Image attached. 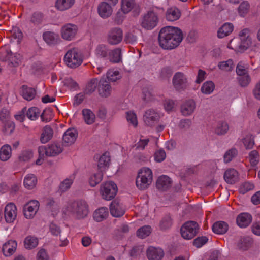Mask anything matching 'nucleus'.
Here are the masks:
<instances>
[{"instance_id":"obj_1","label":"nucleus","mask_w":260,"mask_h":260,"mask_svg":"<svg viewBox=\"0 0 260 260\" xmlns=\"http://www.w3.org/2000/svg\"><path fill=\"white\" fill-rule=\"evenodd\" d=\"M182 39V33L180 29L176 27L166 26L160 30L158 42L161 48L171 50L177 47Z\"/></svg>"},{"instance_id":"obj_2","label":"nucleus","mask_w":260,"mask_h":260,"mask_svg":"<svg viewBox=\"0 0 260 260\" xmlns=\"http://www.w3.org/2000/svg\"><path fill=\"white\" fill-rule=\"evenodd\" d=\"M63 213L66 216H72L77 219H84L89 213V207L86 201H77L68 204L63 208Z\"/></svg>"},{"instance_id":"obj_3","label":"nucleus","mask_w":260,"mask_h":260,"mask_svg":"<svg viewBox=\"0 0 260 260\" xmlns=\"http://www.w3.org/2000/svg\"><path fill=\"white\" fill-rule=\"evenodd\" d=\"M252 44V39L250 37V30L244 28L239 34L238 38L231 40L228 47L237 52H243L249 48Z\"/></svg>"},{"instance_id":"obj_4","label":"nucleus","mask_w":260,"mask_h":260,"mask_svg":"<svg viewBox=\"0 0 260 260\" xmlns=\"http://www.w3.org/2000/svg\"><path fill=\"white\" fill-rule=\"evenodd\" d=\"M153 179L151 170L147 167L140 169L136 179V185L139 190H145L151 185Z\"/></svg>"},{"instance_id":"obj_5","label":"nucleus","mask_w":260,"mask_h":260,"mask_svg":"<svg viewBox=\"0 0 260 260\" xmlns=\"http://www.w3.org/2000/svg\"><path fill=\"white\" fill-rule=\"evenodd\" d=\"M83 58L81 51L77 48H73L68 50L64 57L66 64L72 68H75L83 62Z\"/></svg>"},{"instance_id":"obj_6","label":"nucleus","mask_w":260,"mask_h":260,"mask_svg":"<svg viewBox=\"0 0 260 260\" xmlns=\"http://www.w3.org/2000/svg\"><path fill=\"white\" fill-rule=\"evenodd\" d=\"M117 190V186L114 182L107 181L101 184L100 193L103 199L110 201L115 198Z\"/></svg>"},{"instance_id":"obj_7","label":"nucleus","mask_w":260,"mask_h":260,"mask_svg":"<svg viewBox=\"0 0 260 260\" xmlns=\"http://www.w3.org/2000/svg\"><path fill=\"white\" fill-rule=\"evenodd\" d=\"M79 28L77 25L68 23L62 25L60 28L61 38L66 41L75 40L77 37Z\"/></svg>"},{"instance_id":"obj_8","label":"nucleus","mask_w":260,"mask_h":260,"mask_svg":"<svg viewBox=\"0 0 260 260\" xmlns=\"http://www.w3.org/2000/svg\"><path fill=\"white\" fill-rule=\"evenodd\" d=\"M158 16L153 10L148 11L142 17L140 24L145 29L150 30L154 28L158 23Z\"/></svg>"},{"instance_id":"obj_9","label":"nucleus","mask_w":260,"mask_h":260,"mask_svg":"<svg viewBox=\"0 0 260 260\" xmlns=\"http://www.w3.org/2000/svg\"><path fill=\"white\" fill-rule=\"evenodd\" d=\"M198 228V225L196 222H186L180 229L181 236L186 240L192 239L197 233Z\"/></svg>"},{"instance_id":"obj_10","label":"nucleus","mask_w":260,"mask_h":260,"mask_svg":"<svg viewBox=\"0 0 260 260\" xmlns=\"http://www.w3.org/2000/svg\"><path fill=\"white\" fill-rule=\"evenodd\" d=\"M135 5L134 0H121V9L116 13L115 20L118 23L122 22L125 15L131 12Z\"/></svg>"},{"instance_id":"obj_11","label":"nucleus","mask_w":260,"mask_h":260,"mask_svg":"<svg viewBox=\"0 0 260 260\" xmlns=\"http://www.w3.org/2000/svg\"><path fill=\"white\" fill-rule=\"evenodd\" d=\"M40 208V203L36 200H32L27 202L23 207V212L24 217L28 219L35 217Z\"/></svg>"},{"instance_id":"obj_12","label":"nucleus","mask_w":260,"mask_h":260,"mask_svg":"<svg viewBox=\"0 0 260 260\" xmlns=\"http://www.w3.org/2000/svg\"><path fill=\"white\" fill-rule=\"evenodd\" d=\"M62 145L58 143L50 144L47 147L40 146L38 148L39 155H44L45 153L47 156H49L58 155L62 151Z\"/></svg>"},{"instance_id":"obj_13","label":"nucleus","mask_w":260,"mask_h":260,"mask_svg":"<svg viewBox=\"0 0 260 260\" xmlns=\"http://www.w3.org/2000/svg\"><path fill=\"white\" fill-rule=\"evenodd\" d=\"M173 85L177 90H182L185 88L188 85L186 76L182 72H177L173 76Z\"/></svg>"},{"instance_id":"obj_14","label":"nucleus","mask_w":260,"mask_h":260,"mask_svg":"<svg viewBox=\"0 0 260 260\" xmlns=\"http://www.w3.org/2000/svg\"><path fill=\"white\" fill-rule=\"evenodd\" d=\"M4 216L7 222H13L17 216L16 206L13 203L7 204L5 208Z\"/></svg>"},{"instance_id":"obj_15","label":"nucleus","mask_w":260,"mask_h":260,"mask_svg":"<svg viewBox=\"0 0 260 260\" xmlns=\"http://www.w3.org/2000/svg\"><path fill=\"white\" fill-rule=\"evenodd\" d=\"M147 256L149 260H161L164 252L160 248L151 246L147 250Z\"/></svg>"},{"instance_id":"obj_16","label":"nucleus","mask_w":260,"mask_h":260,"mask_svg":"<svg viewBox=\"0 0 260 260\" xmlns=\"http://www.w3.org/2000/svg\"><path fill=\"white\" fill-rule=\"evenodd\" d=\"M122 32L119 28H114L109 32L108 41L112 45H116L119 43L122 40Z\"/></svg>"},{"instance_id":"obj_17","label":"nucleus","mask_w":260,"mask_h":260,"mask_svg":"<svg viewBox=\"0 0 260 260\" xmlns=\"http://www.w3.org/2000/svg\"><path fill=\"white\" fill-rule=\"evenodd\" d=\"M113 7L107 2H101L98 8L99 15L103 18L110 17L113 13Z\"/></svg>"},{"instance_id":"obj_18","label":"nucleus","mask_w":260,"mask_h":260,"mask_svg":"<svg viewBox=\"0 0 260 260\" xmlns=\"http://www.w3.org/2000/svg\"><path fill=\"white\" fill-rule=\"evenodd\" d=\"M17 247V243L15 240H10L4 244L3 246V252L5 256H10L15 252Z\"/></svg>"},{"instance_id":"obj_19","label":"nucleus","mask_w":260,"mask_h":260,"mask_svg":"<svg viewBox=\"0 0 260 260\" xmlns=\"http://www.w3.org/2000/svg\"><path fill=\"white\" fill-rule=\"evenodd\" d=\"M78 137L77 131L74 128H69L64 133L63 141L68 145L73 144Z\"/></svg>"},{"instance_id":"obj_20","label":"nucleus","mask_w":260,"mask_h":260,"mask_svg":"<svg viewBox=\"0 0 260 260\" xmlns=\"http://www.w3.org/2000/svg\"><path fill=\"white\" fill-rule=\"evenodd\" d=\"M252 219V216L249 213H242L237 216L236 222L239 227L245 228L251 223Z\"/></svg>"},{"instance_id":"obj_21","label":"nucleus","mask_w":260,"mask_h":260,"mask_svg":"<svg viewBox=\"0 0 260 260\" xmlns=\"http://www.w3.org/2000/svg\"><path fill=\"white\" fill-rule=\"evenodd\" d=\"M196 109V103L193 100L185 101L181 106V112L184 116L191 115Z\"/></svg>"},{"instance_id":"obj_22","label":"nucleus","mask_w":260,"mask_h":260,"mask_svg":"<svg viewBox=\"0 0 260 260\" xmlns=\"http://www.w3.org/2000/svg\"><path fill=\"white\" fill-rule=\"evenodd\" d=\"M110 210L111 215L116 217L122 216L125 212L122 205L116 201H114L111 203Z\"/></svg>"},{"instance_id":"obj_23","label":"nucleus","mask_w":260,"mask_h":260,"mask_svg":"<svg viewBox=\"0 0 260 260\" xmlns=\"http://www.w3.org/2000/svg\"><path fill=\"white\" fill-rule=\"evenodd\" d=\"M37 178L33 174L26 175L23 179V185L28 190L34 189L37 186Z\"/></svg>"},{"instance_id":"obj_24","label":"nucleus","mask_w":260,"mask_h":260,"mask_svg":"<svg viewBox=\"0 0 260 260\" xmlns=\"http://www.w3.org/2000/svg\"><path fill=\"white\" fill-rule=\"evenodd\" d=\"M181 16L180 11L175 7L168 8L166 12V19L169 21H174Z\"/></svg>"},{"instance_id":"obj_25","label":"nucleus","mask_w":260,"mask_h":260,"mask_svg":"<svg viewBox=\"0 0 260 260\" xmlns=\"http://www.w3.org/2000/svg\"><path fill=\"white\" fill-rule=\"evenodd\" d=\"M158 114L152 109L147 110L144 115V121L147 125H152L158 119Z\"/></svg>"},{"instance_id":"obj_26","label":"nucleus","mask_w":260,"mask_h":260,"mask_svg":"<svg viewBox=\"0 0 260 260\" xmlns=\"http://www.w3.org/2000/svg\"><path fill=\"white\" fill-rule=\"evenodd\" d=\"M238 173L234 169L227 170L224 175L225 181L229 184L235 183L238 180Z\"/></svg>"},{"instance_id":"obj_27","label":"nucleus","mask_w":260,"mask_h":260,"mask_svg":"<svg viewBox=\"0 0 260 260\" xmlns=\"http://www.w3.org/2000/svg\"><path fill=\"white\" fill-rule=\"evenodd\" d=\"M75 0H56V8L60 11H64L71 8L74 5Z\"/></svg>"},{"instance_id":"obj_28","label":"nucleus","mask_w":260,"mask_h":260,"mask_svg":"<svg viewBox=\"0 0 260 260\" xmlns=\"http://www.w3.org/2000/svg\"><path fill=\"white\" fill-rule=\"evenodd\" d=\"M99 94L103 97H107L109 96L111 93V88L106 81L103 79L100 80L99 83Z\"/></svg>"},{"instance_id":"obj_29","label":"nucleus","mask_w":260,"mask_h":260,"mask_svg":"<svg viewBox=\"0 0 260 260\" xmlns=\"http://www.w3.org/2000/svg\"><path fill=\"white\" fill-rule=\"evenodd\" d=\"M233 25L230 23H225L218 29L217 37L223 38L229 35L233 30Z\"/></svg>"},{"instance_id":"obj_30","label":"nucleus","mask_w":260,"mask_h":260,"mask_svg":"<svg viewBox=\"0 0 260 260\" xmlns=\"http://www.w3.org/2000/svg\"><path fill=\"white\" fill-rule=\"evenodd\" d=\"M109 215L108 210L106 207H101L96 209L93 213V218L97 222H100L106 219Z\"/></svg>"},{"instance_id":"obj_31","label":"nucleus","mask_w":260,"mask_h":260,"mask_svg":"<svg viewBox=\"0 0 260 260\" xmlns=\"http://www.w3.org/2000/svg\"><path fill=\"white\" fill-rule=\"evenodd\" d=\"M12 155V148L8 144H5L0 148V160L3 161L8 160Z\"/></svg>"},{"instance_id":"obj_32","label":"nucleus","mask_w":260,"mask_h":260,"mask_svg":"<svg viewBox=\"0 0 260 260\" xmlns=\"http://www.w3.org/2000/svg\"><path fill=\"white\" fill-rule=\"evenodd\" d=\"M170 178L166 175L160 176L156 182L157 187L160 190H165L171 186Z\"/></svg>"},{"instance_id":"obj_33","label":"nucleus","mask_w":260,"mask_h":260,"mask_svg":"<svg viewBox=\"0 0 260 260\" xmlns=\"http://www.w3.org/2000/svg\"><path fill=\"white\" fill-rule=\"evenodd\" d=\"M75 178V174L74 173L64 179L60 184L59 190L61 192H65L68 190L72 184Z\"/></svg>"},{"instance_id":"obj_34","label":"nucleus","mask_w":260,"mask_h":260,"mask_svg":"<svg viewBox=\"0 0 260 260\" xmlns=\"http://www.w3.org/2000/svg\"><path fill=\"white\" fill-rule=\"evenodd\" d=\"M110 161L109 153H105L102 154L99 158L98 162V168L99 171L102 172L105 171L109 166Z\"/></svg>"},{"instance_id":"obj_35","label":"nucleus","mask_w":260,"mask_h":260,"mask_svg":"<svg viewBox=\"0 0 260 260\" xmlns=\"http://www.w3.org/2000/svg\"><path fill=\"white\" fill-rule=\"evenodd\" d=\"M43 38L48 45H52L57 43L58 36L54 32L46 31L43 34Z\"/></svg>"},{"instance_id":"obj_36","label":"nucleus","mask_w":260,"mask_h":260,"mask_svg":"<svg viewBox=\"0 0 260 260\" xmlns=\"http://www.w3.org/2000/svg\"><path fill=\"white\" fill-rule=\"evenodd\" d=\"M109 59L110 61L118 63L122 60V51L120 48H115L109 53Z\"/></svg>"},{"instance_id":"obj_37","label":"nucleus","mask_w":260,"mask_h":260,"mask_svg":"<svg viewBox=\"0 0 260 260\" xmlns=\"http://www.w3.org/2000/svg\"><path fill=\"white\" fill-rule=\"evenodd\" d=\"M21 93L22 96L27 101L32 100L36 95V91L32 88L28 87L26 85H23L21 87Z\"/></svg>"},{"instance_id":"obj_38","label":"nucleus","mask_w":260,"mask_h":260,"mask_svg":"<svg viewBox=\"0 0 260 260\" xmlns=\"http://www.w3.org/2000/svg\"><path fill=\"white\" fill-rule=\"evenodd\" d=\"M228 224L224 221H218L215 223L212 226V230L214 233L218 234H223L228 230Z\"/></svg>"},{"instance_id":"obj_39","label":"nucleus","mask_w":260,"mask_h":260,"mask_svg":"<svg viewBox=\"0 0 260 260\" xmlns=\"http://www.w3.org/2000/svg\"><path fill=\"white\" fill-rule=\"evenodd\" d=\"M53 134V130L50 126H45L43 129L41 136V142L42 143H47L51 139Z\"/></svg>"},{"instance_id":"obj_40","label":"nucleus","mask_w":260,"mask_h":260,"mask_svg":"<svg viewBox=\"0 0 260 260\" xmlns=\"http://www.w3.org/2000/svg\"><path fill=\"white\" fill-rule=\"evenodd\" d=\"M82 114L84 120L87 124H91L94 122L95 116L90 110L88 109H83Z\"/></svg>"},{"instance_id":"obj_41","label":"nucleus","mask_w":260,"mask_h":260,"mask_svg":"<svg viewBox=\"0 0 260 260\" xmlns=\"http://www.w3.org/2000/svg\"><path fill=\"white\" fill-rule=\"evenodd\" d=\"M38 239L31 236L26 237L24 241V246L26 249H31L38 245Z\"/></svg>"},{"instance_id":"obj_42","label":"nucleus","mask_w":260,"mask_h":260,"mask_svg":"<svg viewBox=\"0 0 260 260\" xmlns=\"http://www.w3.org/2000/svg\"><path fill=\"white\" fill-rule=\"evenodd\" d=\"M103 178V173L98 171L96 173L92 174L89 179V182L91 186L94 187L99 183Z\"/></svg>"},{"instance_id":"obj_43","label":"nucleus","mask_w":260,"mask_h":260,"mask_svg":"<svg viewBox=\"0 0 260 260\" xmlns=\"http://www.w3.org/2000/svg\"><path fill=\"white\" fill-rule=\"evenodd\" d=\"M229 129L228 123L225 121H220L218 123L215 128V133L218 135H222L226 134Z\"/></svg>"},{"instance_id":"obj_44","label":"nucleus","mask_w":260,"mask_h":260,"mask_svg":"<svg viewBox=\"0 0 260 260\" xmlns=\"http://www.w3.org/2000/svg\"><path fill=\"white\" fill-rule=\"evenodd\" d=\"M151 232V227L149 225H145L137 230V236L141 239H143L148 236Z\"/></svg>"},{"instance_id":"obj_45","label":"nucleus","mask_w":260,"mask_h":260,"mask_svg":"<svg viewBox=\"0 0 260 260\" xmlns=\"http://www.w3.org/2000/svg\"><path fill=\"white\" fill-rule=\"evenodd\" d=\"M22 58L20 54H15L13 55L11 51L7 52V55L4 59L5 60H9L14 64H18Z\"/></svg>"},{"instance_id":"obj_46","label":"nucleus","mask_w":260,"mask_h":260,"mask_svg":"<svg viewBox=\"0 0 260 260\" xmlns=\"http://www.w3.org/2000/svg\"><path fill=\"white\" fill-rule=\"evenodd\" d=\"M250 9V5L247 1H244L240 4L238 8V12L240 16L244 17L249 12Z\"/></svg>"},{"instance_id":"obj_47","label":"nucleus","mask_w":260,"mask_h":260,"mask_svg":"<svg viewBox=\"0 0 260 260\" xmlns=\"http://www.w3.org/2000/svg\"><path fill=\"white\" fill-rule=\"evenodd\" d=\"M40 115L39 109L35 107H31L26 112V116L31 120H36Z\"/></svg>"},{"instance_id":"obj_48","label":"nucleus","mask_w":260,"mask_h":260,"mask_svg":"<svg viewBox=\"0 0 260 260\" xmlns=\"http://www.w3.org/2000/svg\"><path fill=\"white\" fill-rule=\"evenodd\" d=\"M121 76L117 69L109 70L107 73V78L109 81L114 82L119 79Z\"/></svg>"},{"instance_id":"obj_49","label":"nucleus","mask_w":260,"mask_h":260,"mask_svg":"<svg viewBox=\"0 0 260 260\" xmlns=\"http://www.w3.org/2000/svg\"><path fill=\"white\" fill-rule=\"evenodd\" d=\"M215 88V85L212 81H206L201 87V91L203 93L206 94H211Z\"/></svg>"},{"instance_id":"obj_50","label":"nucleus","mask_w":260,"mask_h":260,"mask_svg":"<svg viewBox=\"0 0 260 260\" xmlns=\"http://www.w3.org/2000/svg\"><path fill=\"white\" fill-rule=\"evenodd\" d=\"M218 68L223 71H230L234 68L233 61L232 59L220 62L218 64Z\"/></svg>"},{"instance_id":"obj_51","label":"nucleus","mask_w":260,"mask_h":260,"mask_svg":"<svg viewBox=\"0 0 260 260\" xmlns=\"http://www.w3.org/2000/svg\"><path fill=\"white\" fill-rule=\"evenodd\" d=\"M238 82L241 86H247L251 81V78L248 73L243 74V75H239L238 78Z\"/></svg>"},{"instance_id":"obj_52","label":"nucleus","mask_w":260,"mask_h":260,"mask_svg":"<svg viewBox=\"0 0 260 260\" xmlns=\"http://www.w3.org/2000/svg\"><path fill=\"white\" fill-rule=\"evenodd\" d=\"M95 53L98 57H105L107 53V48L104 45H99L95 50Z\"/></svg>"},{"instance_id":"obj_53","label":"nucleus","mask_w":260,"mask_h":260,"mask_svg":"<svg viewBox=\"0 0 260 260\" xmlns=\"http://www.w3.org/2000/svg\"><path fill=\"white\" fill-rule=\"evenodd\" d=\"M127 120L133 126H136L138 124L137 117L133 111H128L126 113Z\"/></svg>"},{"instance_id":"obj_54","label":"nucleus","mask_w":260,"mask_h":260,"mask_svg":"<svg viewBox=\"0 0 260 260\" xmlns=\"http://www.w3.org/2000/svg\"><path fill=\"white\" fill-rule=\"evenodd\" d=\"M33 157V152L31 150H25L23 151L19 157L21 161H27Z\"/></svg>"},{"instance_id":"obj_55","label":"nucleus","mask_w":260,"mask_h":260,"mask_svg":"<svg viewBox=\"0 0 260 260\" xmlns=\"http://www.w3.org/2000/svg\"><path fill=\"white\" fill-rule=\"evenodd\" d=\"M243 143L246 149H251L254 144L253 137L252 135H248L243 140Z\"/></svg>"},{"instance_id":"obj_56","label":"nucleus","mask_w":260,"mask_h":260,"mask_svg":"<svg viewBox=\"0 0 260 260\" xmlns=\"http://www.w3.org/2000/svg\"><path fill=\"white\" fill-rule=\"evenodd\" d=\"M98 84V81L97 79L92 80L86 86V92L88 94L92 93L96 89Z\"/></svg>"},{"instance_id":"obj_57","label":"nucleus","mask_w":260,"mask_h":260,"mask_svg":"<svg viewBox=\"0 0 260 260\" xmlns=\"http://www.w3.org/2000/svg\"><path fill=\"white\" fill-rule=\"evenodd\" d=\"M250 242V238L248 237H245L240 240L238 243V247L239 249L242 250L246 249Z\"/></svg>"},{"instance_id":"obj_58","label":"nucleus","mask_w":260,"mask_h":260,"mask_svg":"<svg viewBox=\"0 0 260 260\" xmlns=\"http://www.w3.org/2000/svg\"><path fill=\"white\" fill-rule=\"evenodd\" d=\"M49 231L53 236H58L61 232L59 226L53 222L49 224Z\"/></svg>"},{"instance_id":"obj_59","label":"nucleus","mask_w":260,"mask_h":260,"mask_svg":"<svg viewBox=\"0 0 260 260\" xmlns=\"http://www.w3.org/2000/svg\"><path fill=\"white\" fill-rule=\"evenodd\" d=\"M208 238L205 236L198 237L193 241V245L197 248H200L208 241Z\"/></svg>"},{"instance_id":"obj_60","label":"nucleus","mask_w":260,"mask_h":260,"mask_svg":"<svg viewBox=\"0 0 260 260\" xmlns=\"http://www.w3.org/2000/svg\"><path fill=\"white\" fill-rule=\"evenodd\" d=\"M15 128L14 123L10 120H6L4 126V129L7 134L12 133Z\"/></svg>"},{"instance_id":"obj_61","label":"nucleus","mask_w":260,"mask_h":260,"mask_svg":"<svg viewBox=\"0 0 260 260\" xmlns=\"http://www.w3.org/2000/svg\"><path fill=\"white\" fill-rule=\"evenodd\" d=\"M32 22L36 25L41 24L43 21V16L40 13H35L31 18Z\"/></svg>"},{"instance_id":"obj_62","label":"nucleus","mask_w":260,"mask_h":260,"mask_svg":"<svg viewBox=\"0 0 260 260\" xmlns=\"http://www.w3.org/2000/svg\"><path fill=\"white\" fill-rule=\"evenodd\" d=\"M237 151L235 149H232L228 151L224 156V160L226 162L230 161L236 155Z\"/></svg>"},{"instance_id":"obj_63","label":"nucleus","mask_w":260,"mask_h":260,"mask_svg":"<svg viewBox=\"0 0 260 260\" xmlns=\"http://www.w3.org/2000/svg\"><path fill=\"white\" fill-rule=\"evenodd\" d=\"M253 188L254 185L252 183L250 182H245L240 186L239 188V191L240 193L244 194L249 190L253 189Z\"/></svg>"},{"instance_id":"obj_64","label":"nucleus","mask_w":260,"mask_h":260,"mask_svg":"<svg viewBox=\"0 0 260 260\" xmlns=\"http://www.w3.org/2000/svg\"><path fill=\"white\" fill-rule=\"evenodd\" d=\"M52 117V113L50 110L46 109L45 110L42 114L41 115V118L42 120L46 122L50 121Z\"/></svg>"}]
</instances>
